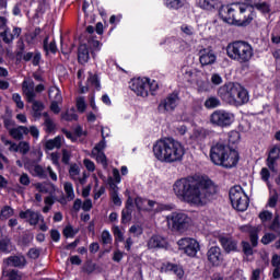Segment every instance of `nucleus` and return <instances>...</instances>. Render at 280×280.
I'll use <instances>...</instances> for the list:
<instances>
[{
	"label": "nucleus",
	"instance_id": "obj_49",
	"mask_svg": "<svg viewBox=\"0 0 280 280\" xmlns=\"http://www.w3.org/2000/svg\"><path fill=\"white\" fill-rule=\"evenodd\" d=\"M278 201H279V192L275 190L273 194L269 197L268 207H270L271 209H275V207H277Z\"/></svg>",
	"mask_w": 280,
	"mask_h": 280
},
{
	"label": "nucleus",
	"instance_id": "obj_2",
	"mask_svg": "<svg viewBox=\"0 0 280 280\" xmlns=\"http://www.w3.org/2000/svg\"><path fill=\"white\" fill-rule=\"evenodd\" d=\"M153 154L161 163H180L185 147L174 138H163L153 144Z\"/></svg>",
	"mask_w": 280,
	"mask_h": 280
},
{
	"label": "nucleus",
	"instance_id": "obj_64",
	"mask_svg": "<svg viewBox=\"0 0 280 280\" xmlns=\"http://www.w3.org/2000/svg\"><path fill=\"white\" fill-rule=\"evenodd\" d=\"M30 175H27L26 173H23L21 176H20V184L21 185H24V187H27L30 186Z\"/></svg>",
	"mask_w": 280,
	"mask_h": 280
},
{
	"label": "nucleus",
	"instance_id": "obj_50",
	"mask_svg": "<svg viewBox=\"0 0 280 280\" xmlns=\"http://www.w3.org/2000/svg\"><path fill=\"white\" fill-rule=\"evenodd\" d=\"M69 174L72 180H77V176L80 175V167L78 164H72L69 170Z\"/></svg>",
	"mask_w": 280,
	"mask_h": 280
},
{
	"label": "nucleus",
	"instance_id": "obj_17",
	"mask_svg": "<svg viewBox=\"0 0 280 280\" xmlns=\"http://www.w3.org/2000/svg\"><path fill=\"white\" fill-rule=\"evenodd\" d=\"M207 258L212 266H220L224 261V256L222 255V249L218 246H212L207 252Z\"/></svg>",
	"mask_w": 280,
	"mask_h": 280
},
{
	"label": "nucleus",
	"instance_id": "obj_59",
	"mask_svg": "<svg viewBox=\"0 0 280 280\" xmlns=\"http://www.w3.org/2000/svg\"><path fill=\"white\" fill-rule=\"evenodd\" d=\"M129 233H131L132 235H135V237H139V235H143V229H141L140 225H132L129 229Z\"/></svg>",
	"mask_w": 280,
	"mask_h": 280
},
{
	"label": "nucleus",
	"instance_id": "obj_18",
	"mask_svg": "<svg viewBox=\"0 0 280 280\" xmlns=\"http://www.w3.org/2000/svg\"><path fill=\"white\" fill-rule=\"evenodd\" d=\"M168 47L174 54H183L189 49V44L182 38L168 39Z\"/></svg>",
	"mask_w": 280,
	"mask_h": 280
},
{
	"label": "nucleus",
	"instance_id": "obj_29",
	"mask_svg": "<svg viewBox=\"0 0 280 280\" xmlns=\"http://www.w3.org/2000/svg\"><path fill=\"white\" fill-rule=\"evenodd\" d=\"M198 3L202 10H215L220 5V0H199Z\"/></svg>",
	"mask_w": 280,
	"mask_h": 280
},
{
	"label": "nucleus",
	"instance_id": "obj_53",
	"mask_svg": "<svg viewBox=\"0 0 280 280\" xmlns=\"http://www.w3.org/2000/svg\"><path fill=\"white\" fill-rule=\"evenodd\" d=\"M77 233H78V230H73V226H71V225H67L63 229L65 237H75Z\"/></svg>",
	"mask_w": 280,
	"mask_h": 280
},
{
	"label": "nucleus",
	"instance_id": "obj_44",
	"mask_svg": "<svg viewBox=\"0 0 280 280\" xmlns=\"http://www.w3.org/2000/svg\"><path fill=\"white\" fill-rule=\"evenodd\" d=\"M258 218L262 224H266V222H270V220H272V212L264 210L258 214Z\"/></svg>",
	"mask_w": 280,
	"mask_h": 280
},
{
	"label": "nucleus",
	"instance_id": "obj_15",
	"mask_svg": "<svg viewBox=\"0 0 280 280\" xmlns=\"http://www.w3.org/2000/svg\"><path fill=\"white\" fill-rule=\"evenodd\" d=\"M19 215L21 220H27L31 226H36V224H38L39 222H45L43 214L32 209H27L26 211H21Z\"/></svg>",
	"mask_w": 280,
	"mask_h": 280
},
{
	"label": "nucleus",
	"instance_id": "obj_20",
	"mask_svg": "<svg viewBox=\"0 0 280 280\" xmlns=\"http://www.w3.org/2000/svg\"><path fill=\"white\" fill-rule=\"evenodd\" d=\"M199 54H200L199 60H200V63L202 65V67L213 65V62H215V60H218L215 52L211 48H205V49L200 50Z\"/></svg>",
	"mask_w": 280,
	"mask_h": 280
},
{
	"label": "nucleus",
	"instance_id": "obj_4",
	"mask_svg": "<svg viewBox=\"0 0 280 280\" xmlns=\"http://www.w3.org/2000/svg\"><path fill=\"white\" fill-rule=\"evenodd\" d=\"M210 159L214 165H222V167H235L240 161V153L236 150L231 149L222 142H219L211 147Z\"/></svg>",
	"mask_w": 280,
	"mask_h": 280
},
{
	"label": "nucleus",
	"instance_id": "obj_37",
	"mask_svg": "<svg viewBox=\"0 0 280 280\" xmlns=\"http://www.w3.org/2000/svg\"><path fill=\"white\" fill-rule=\"evenodd\" d=\"M14 215V209L10 206H5L0 211V220H8V218H12Z\"/></svg>",
	"mask_w": 280,
	"mask_h": 280
},
{
	"label": "nucleus",
	"instance_id": "obj_51",
	"mask_svg": "<svg viewBox=\"0 0 280 280\" xmlns=\"http://www.w3.org/2000/svg\"><path fill=\"white\" fill-rule=\"evenodd\" d=\"M92 156H95L96 161L98 163H102V165L104 167H106L108 165V162L106 161V154H104V152H102V153H92Z\"/></svg>",
	"mask_w": 280,
	"mask_h": 280
},
{
	"label": "nucleus",
	"instance_id": "obj_23",
	"mask_svg": "<svg viewBox=\"0 0 280 280\" xmlns=\"http://www.w3.org/2000/svg\"><path fill=\"white\" fill-rule=\"evenodd\" d=\"M22 91L26 97V102H34L36 98V91L34 90V83H28L27 81H23Z\"/></svg>",
	"mask_w": 280,
	"mask_h": 280
},
{
	"label": "nucleus",
	"instance_id": "obj_9",
	"mask_svg": "<svg viewBox=\"0 0 280 280\" xmlns=\"http://www.w3.org/2000/svg\"><path fill=\"white\" fill-rule=\"evenodd\" d=\"M179 250H184L188 257H196L200 250V244L195 238L184 237L177 242Z\"/></svg>",
	"mask_w": 280,
	"mask_h": 280
},
{
	"label": "nucleus",
	"instance_id": "obj_33",
	"mask_svg": "<svg viewBox=\"0 0 280 280\" xmlns=\"http://www.w3.org/2000/svg\"><path fill=\"white\" fill-rule=\"evenodd\" d=\"M132 220V208L130 206H126V209L121 212V222L122 224H128Z\"/></svg>",
	"mask_w": 280,
	"mask_h": 280
},
{
	"label": "nucleus",
	"instance_id": "obj_28",
	"mask_svg": "<svg viewBox=\"0 0 280 280\" xmlns=\"http://www.w3.org/2000/svg\"><path fill=\"white\" fill-rule=\"evenodd\" d=\"M62 148V137L57 136L54 139L47 140L45 142V149L46 150H60Z\"/></svg>",
	"mask_w": 280,
	"mask_h": 280
},
{
	"label": "nucleus",
	"instance_id": "obj_63",
	"mask_svg": "<svg viewBox=\"0 0 280 280\" xmlns=\"http://www.w3.org/2000/svg\"><path fill=\"white\" fill-rule=\"evenodd\" d=\"M110 196L114 205H116V207H121V198H119V194H117L115 190L112 191Z\"/></svg>",
	"mask_w": 280,
	"mask_h": 280
},
{
	"label": "nucleus",
	"instance_id": "obj_41",
	"mask_svg": "<svg viewBox=\"0 0 280 280\" xmlns=\"http://www.w3.org/2000/svg\"><path fill=\"white\" fill-rule=\"evenodd\" d=\"M259 231L256 228L250 229L249 231V240L252 242V246H257L258 241H259Z\"/></svg>",
	"mask_w": 280,
	"mask_h": 280
},
{
	"label": "nucleus",
	"instance_id": "obj_31",
	"mask_svg": "<svg viewBox=\"0 0 280 280\" xmlns=\"http://www.w3.org/2000/svg\"><path fill=\"white\" fill-rule=\"evenodd\" d=\"M164 5L168 8V10H180L185 5V0H163Z\"/></svg>",
	"mask_w": 280,
	"mask_h": 280
},
{
	"label": "nucleus",
	"instance_id": "obj_48",
	"mask_svg": "<svg viewBox=\"0 0 280 280\" xmlns=\"http://www.w3.org/2000/svg\"><path fill=\"white\" fill-rule=\"evenodd\" d=\"M261 180L267 183L268 187H270V171L266 167H262L260 171Z\"/></svg>",
	"mask_w": 280,
	"mask_h": 280
},
{
	"label": "nucleus",
	"instance_id": "obj_19",
	"mask_svg": "<svg viewBox=\"0 0 280 280\" xmlns=\"http://www.w3.org/2000/svg\"><path fill=\"white\" fill-rule=\"evenodd\" d=\"M279 159H280V147L276 145L269 151V154L266 161L267 167L271 172H277V161H279Z\"/></svg>",
	"mask_w": 280,
	"mask_h": 280
},
{
	"label": "nucleus",
	"instance_id": "obj_5",
	"mask_svg": "<svg viewBox=\"0 0 280 280\" xmlns=\"http://www.w3.org/2000/svg\"><path fill=\"white\" fill-rule=\"evenodd\" d=\"M228 56L236 62H248L253 58V46L246 42H234L226 48Z\"/></svg>",
	"mask_w": 280,
	"mask_h": 280
},
{
	"label": "nucleus",
	"instance_id": "obj_61",
	"mask_svg": "<svg viewBox=\"0 0 280 280\" xmlns=\"http://www.w3.org/2000/svg\"><path fill=\"white\" fill-rule=\"evenodd\" d=\"M61 161L65 163V165H69V161H71V152L69 150L62 149Z\"/></svg>",
	"mask_w": 280,
	"mask_h": 280
},
{
	"label": "nucleus",
	"instance_id": "obj_43",
	"mask_svg": "<svg viewBox=\"0 0 280 280\" xmlns=\"http://www.w3.org/2000/svg\"><path fill=\"white\" fill-rule=\"evenodd\" d=\"M112 230L115 237V242H124V231H121V229H119L118 225H114Z\"/></svg>",
	"mask_w": 280,
	"mask_h": 280
},
{
	"label": "nucleus",
	"instance_id": "obj_3",
	"mask_svg": "<svg viewBox=\"0 0 280 280\" xmlns=\"http://www.w3.org/2000/svg\"><path fill=\"white\" fill-rule=\"evenodd\" d=\"M222 21L229 25H237L238 27H246L253 22V12L248 5L244 3H232L224 5L219 12Z\"/></svg>",
	"mask_w": 280,
	"mask_h": 280
},
{
	"label": "nucleus",
	"instance_id": "obj_21",
	"mask_svg": "<svg viewBox=\"0 0 280 280\" xmlns=\"http://www.w3.org/2000/svg\"><path fill=\"white\" fill-rule=\"evenodd\" d=\"M7 22L8 20H5V18H0V38H2L3 43L10 45V43L14 40V35L12 34V31H10V28H8L5 25Z\"/></svg>",
	"mask_w": 280,
	"mask_h": 280
},
{
	"label": "nucleus",
	"instance_id": "obj_52",
	"mask_svg": "<svg viewBox=\"0 0 280 280\" xmlns=\"http://www.w3.org/2000/svg\"><path fill=\"white\" fill-rule=\"evenodd\" d=\"M27 152H30V142L21 141L19 143V153L25 155Z\"/></svg>",
	"mask_w": 280,
	"mask_h": 280
},
{
	"label": "nucleus",
	"instance_id": "obj_55",
	"mask_svg": "<svg viewBox=\"0 0 280 280\" xmlns=\"http://www.w3.org/2000/svg\"><path fill=\"white\" fill-rule=\"evenodd\" d=\"M89 45L93 49V51H100L102 49V43L95 38L89 39Z\"/></svg>",
	"mask_w": 280,
	"mask_h": 280
},
{
	"label": "nucleus",
	"instance_id": "obj_8",
	"mask_svg": "<svg viewBox=\"0 0 280 280\" xmlns=\"http://www.w3.org/2000/svg\"><path fill=\"white\" fill-rule=\"evenodd\" d=\"M210 124L220 128H226L233 124V114L222 109L215 110L210 116Z\"/></svg>",
	"mask_w": 280,
	"mask_h": 280
},
{
	"label": "nucleus",
	"instance_id": "obj_22",
	"mask_svg": "<svg viewBox=\"0 0 280 280\" xmlns=\"http://www.w3.org/2000/svg\"><path fill=\"white\" fill-rule=\"evenodd\" d=\"M162 270H164V272H174L176 277H178V279H183V277L185 276V271L183 270V267L172 262L163 264Z\"/></svg>",
	"mask_w": 280,
	"mask_h": 280
},
{
	"label": "nucleus",
	"instance_id": "obj_30",
	"mask_svg": "<svg viewBox=\"0 0 280 280\" xmlns=\"http://www.w3.org/2000/svg\"><path fill=\"white\" fill-rule=\"evenodd\" d=\"M48 97L50 102H62V94H60V89L52 86L48 90Z\"/></svg>",
	"mask_w": 280,
	"mask_h": 280
},
{
	"label": "nucleus",
	"instance_id": "obj_42",
	"mask_svg": "<svg viewBox=\"0 0 280 280\" xmlns=\"http://www.w3.org/2000/svg\"><path fill=\"white\" fill-rule=\"evenodd\" d=\"M63 188L67 194V198H69V200H73L75 198V194L73 192V184L67 182L63 184Z\"/></svg>",
	"mask_w": 280,
	"mask_h": 280
},
{
	"label": "nucleus",
	"instance_id": "obj_10",
	"mask_svg": "<svg viewBox=\"0 0 280 280\" xmlns=\"http://www.w3.org/2000/svg\"><path fill=\"white\" fill-rule=\"evenodd\" d=\"M129 89L140 95L141 97H148L150 93V79L149 78H136L132 79L129 85Z\"/></svg>",
	"mask_w": 280,
	"mask_h": 280
},
{
	"label": "nucleus",
	"instance_id": "obj_7",
	"mask_svg": "<svg viewBox=\"0 0 280 280\" xmlns=\"http://www.w3.org/2000/svg\"><path fill=\"white\" fill-rule=\"evenodd\" d=\"M230 200L236 211H246L248 209V196L244 192L242 186H234L230 189Z\"/></svg>",
	"mask_w": 280,
	"mask_h": 280
},
{
	"label": "nucleus",
	"instance_id": "obj_26",
	"mask_svg": "<svg viewBox=\"0 0 280 280\" xmlns=\"http://www.w3.org/2000/svg\"><path fill=\"white\" fill-rule=\"evenodd\" d=\"M90 58H91V54L89 52V46H86V44L80 45L79 52H78V60L80 65H86Z\"/></svg>",
	"mask_w": 280,
	"mask_h": 280
},
{
	"label": "nucleus",
	"instance_id": "obj_11",
	"mask_svg": "<svg viewBox=\"0 0 280 280\" xmlns=\"http://www.w3.org/2000/svg\"><path fill=\"white\" fill-rule=\"evenodd\" d=\"M236 86L237 83L235 82L225 83L218 89V95L223 102H226V104H231V106H233Z\"/></svg>",
	"mask_w": 280,
	"mask_h": 280
},
{
	"label": "nucleus",
	"instance_id": "obj_27",
	"mask_svg": "<svg viewBox=\"0 0 280 280\" xmlns=\"http://www.w3.org/2000/svg\"><path fill=\"white\" fill-rule=\"evenodd\" d=\"M30 103L33 104L32 105L33 117L35 119H40V117L43 115V110H45V104H43V102L36 101V100H33Z\"/></svg>",
	"mask_w": 280,
	"mask_h": 280
},
{
	"label": "nucleus",
	"instance_id": "obj_36",
	"mask_svg": "<svg viewBox=\"0 0 280 280\" xmlns=\"http://www.w3.org/2000/svg\"><path fill=\"white\" fill-rule=\"evenodd\" d=\"M221 102L220 98L215 96H210L205 101V106L209 109L211 108H218L220 106Z\"/></svg>",
	"mask_w": 280,
	"mask_h": 280
},
{
	"label": "nucleus",
	"instance_id": "obj_1",
	"mask_svg": "<svg viewBox=\"0 0 280 280\" xmlns=\"http://www.w3.org/2000/svg\"><path fill=\"white\" fill-rule=\"evenodd\" d=\"M173 191L178 200L188 205H207L218 192V188L211 180L200 182L194 177L177 179L173 185Z\"/></svg>",
	"mask_w": 280,
	"mask_h": 280
},
{
	"label": "nucleus",
	"instance_id": "obj_6",
	"mask_svg": "<svg viewBox=\"0 0 280 280\" xmlns=\"http://www.w3.org/2000/svg\"><path fill=\"white\" fill-rule=\"evenodd\" d=\"M166 221L177 233H185L191 226V218L185 212H172L166 217Z\"/></svg>",
	"mask_w": 280,
	"mask_h": 280
},
{
	"label": "nucleus",
	"instance_id": "obj_34",
	"mask_svg": "<svg viewBox=\"0 0 280 280\" xmlns=\"http://www.w3.org/2000/svg\"><path fill=\"white\" fill-rule=\"evenodd\" d=\"M49 37H46L44 39V49L46 51V54H56V51H58V47L56 46V42H51L49 43Z\"/></svg>",
	"mask_w": 280,
	"mask_h": 280
},
{
	"label": "nucleus",
	"instance_id": "obj_14",
	"mask_svg": "<svg viewBox=\"0 0 280 280\" xmlns=\"http://www.w3.org/2000/svg\"><path fill=\"white\" fill-rule=\"evenodd\" d=\"M3 266L7 268H25L27 259L23 254L12 255L3 259Z\"/></svg>",
	"mask_w": 280,
	"mask_h": 280
},
{
	"label": "nucleus",
	"instance_id": "obj_60",
	"mask_svg": "<svg viewBox=\"0 0 280 280\" xmlns=\"http://www.w3.org/2000/svg\"><path fill=\"white\" fill-rule=\"evenodd\" d=\"M77 108L79 113H84V110H86V103L84 102V97L81 96L77 100Z\"/></svg>",
	"mask_w": 280,
	"mask_h": 280
},
{
	"label": "nucleus",
	"instance_id": "obj_13",
	"mask_svg": "<svg viewBox=\"0 0 280 280\" xmlns=\"http://www.w3.org/2000/svg\"><path fill=\"white\" fill-rule=\"evenodd\" d=\"M178 102H180L178 93H172L160 103L159 110L161 113H173L178 106Z\"/></svg>",
	"mask_w": 280,
	"mask_h": 280
},
{
	"label": "nucleus",
	"instance_id": "obj_35",
	"mask_svg": "<svg viewBox=\"0 0 280 280\" xmlns=\"http://www.w3.org/2000/svg\"><path fill=\"white\" fill-rule=\"evenodd\" d=\"M279 237L275 232H268L261 237V244L268 246V244H272Z\"/></svg>",
	"mask_w": 280,
	"mask_h": 280
},
{
	"label": "nucleus",
	"instance_id": "obj_12",
	"mask_svg": "<svg viewBox=\"0 0 280 280\" xmlns=\"http://www.w3.org/2000/svg\"><path fill=\"white\" fill-rule=\"evenodd\" d=\"M249 100L250 95L248 94V90H246L242 84L236 83L232 106H244V104H248Z\"/></svg>",
	"mask_w": 280,
	"mask_h": 280
},
{
	"label": "nucleus",
	"instance_id": "obj_40",
	"mask_svg": "<svg viewBox=\"0 0 280 280\" xmlns=\"http://www.w3.org/2000/svg\"><path fill=\"white\" fill-rule=\"evenodd\" d=\"M88 82H90V84H92V86H95V89L97 91H100V89H102V85L100 84V77H97L95 73L90 72Z\"/></svg>",
	"mask_w": 280,
	"mask_h": 280
},
{
	"label": "nucleus",
	"instance_id": "obj_58",
	"mask_svg": "<svg viewBox=\"0 0 280 280\" xmlns=\"http://www.w3.org/2000/svg\"><path fill=\"white\" fill-rule=\"evenodd\" d=\"M44 125L46 126V132H54V130H56V124L51 118L45 119Z\"/></svg>",
	"mask_w": 280,
	"mask_h": 280
},
{
	"label": "nucleus",
	"instance_id": "obj_46",
	"mask_svg": "<svg viewBox=\"0 0 280 280\" xmlns=\"http://www.w3.org/2000/svg\"><path fill=\"white\" fill-rule=\"evenodd\" d=\"M61 118L65 119V121H78V115L73 113V109L71 112H66L61 115Z\"/></svg>",
	"mask_w": 280,
	"mask_h": 280
},
{
	"label": "nucleus",
	"instance_id": "obj_57",
	"mask_svg": "<svg viewBox=\"0 0 280 280\" xmlns=\"http://www.w3.org/2000/svg\"><path fill=\"white\" fill-rule=\"evenodd\" d=\"M180 31L186 35V36H194L196 30H194L192 26L184 24L180 26Z\"/></svg>",
	"mask_w": 280,
	"mask_h": 280
},
{
	"label": "nucleus",
	"instance_id": "obj_16",
	"mask_svg": "<svg viewBox=\"0 0 280 280\" xmlns=\"http://www.w3.org/2000/svg\"><path fill=\"white\" fill-rule=\"evenodd\" d=\"M218 240L225 253H235L237 250V241L230 235L221 234Z\"/></svg>",
	"mask_w": 280,
	"mask_h": 280
},
{
	"label": "nucleus",
	"instance_id": "obj_56",
	"mask_svg": "<svg viewBox=\"0 0 280 280\" xmlns=\"http://www.w3.org/2000/svg\"><path fill=\"white\" fill-rule=\"evenodd\" d=\"M12 100H13V102L16 104V106H18L20 109L25 108V104L23 103V100L21 98V94L14 93V94L12 95Z\"/></svg>",
	"mask_w": 280,
	"mask_h": 280
},
{
	"label": "nucleus",
	"instance_id": "obj_25",
	"mask_svg": "<svg viewBox=\"0 0 280 280\" xmlns=\"http://www.w3.org/2000/svg\"><path fill=\"white\" fill-rule=\"evenodd\" d=\"M9 135L12 137V139H15V141H21V139H23V135H30V128L25 126L11 128L9 129Z\"/></svg>",
	"mask_w": 280,
	"mask_h": 280
},
{
	"label": "nucleus",
	"instance_id": "obj_47",
	"mask_svg": "<svg viewBox=\"0 0 280 280\" xmlns=\"http://www.w3.org/2000/svg\"><path fill=\"white\" fill-rule=\"evenodd\" d=\"M10 238L0 240V250L1 253H10Z\"/></svg>",
	"mask_w": 280,
	"mask_h": 280
},
{
	"label": "nucleus",
	"instance_id": "obj_39",
	"mask_svg": "<svg viewBox=\"0 0 280 280\" xmlns=\"http://www.w3.org/2000/svg\"><path fill=\"white\" fill-rule=\"evenodd\" d=\"M34 176H38V178H47V171L42 165L36 164L33 167Z\"/></svg>",
	"mask_w": 280,
	"mask_h": 280
},
{
	"label": "nucleus",
	"instance_id": "obj_54",
	"mask_svg": "<svg viewBox=\"0 0 280 280\" xmlns=\"http://www.w3.org/2000/svg\"><path fill=\"white\" fill-rule=\"evenodd\" d=\"M101 242L103 244H110L113 242V236H110V232L104 230L101 235Z\"/></svg>",
	"mask_w": 280,
	"mask_h": 280
},
{
	"label": "nucleus",
	"instance_id": "obj_32",
	"mask_svg": "<svg viewBox=\"0 0 280 280\" xmlns=\"http://www.w3.org/2000/svg\"><path fill=\"white\" fill-rule=\"evenodd\" d=\"M4 277H7L8 280H22L23 273L16 269H10L8 271H3Z\"/></svg>",
	"mask_w": 280,
	"mask_h": 280
},
{
	"label": "nucleus",
	"instance_id": "obj_45",
	"mask_svg": "<svg viewBox=\"0 0 280 280\" xmlns=\"http://www.w3.org/2000/svg\"><path fill=\"white\" fill-rule=\"evenodd\" d=\"M148 202V199H143L141 197H137L136 200H135V205L138 209V211H145V203Z\"/></svg>",
	"mask_w": 280,
	"mask_h": 280
},
{
	"label": "nucleus",
	"instance_id": "obj_24",
	"mask_svg": "<svg viewBox=\"0 0 280 280\" xmlns=\"http://www.w3.org/2000/svg\"><path fill=\"white\" fill-rule=\"evenodd\" d=\"M167 241L160 235H154L148 241V248H166Z\"/></svg>",
	"mask_w": 280,
	"mask_h": 280
},
{
	"label": "nucleus",
	"instance_id": "obj_38",
	"mask_svg": "<svg viewBox=\"0 0 280 280\" xmlns=\"http://www.w3.org/2000/svg\"><path fill=\"white\" fill-rule=\"evenodd\" d=\"M102 138L103 140L100 141L95 148L92 150V154H97V153H102V150H104V148H106V137H104V130H102Z\"/></svg>",
	"mask_w": 280,
	"mask_h": 280
},
{
	"label": "nucleus",
	"instance_id": "obj_62",
	"mask_svg": "<svg viewBox=\"0 0 280 280\" xmlns=\"http://www.w3.org/2000/svg\"><path fill=\"white\" fill-rule=\"evenodd\" d=\"M124 259V252L116 249L113 255V261H116V264H119Z\"/></svg>",
	"mask_w": 280,
	"mask_h": 280
}]
</instances>
